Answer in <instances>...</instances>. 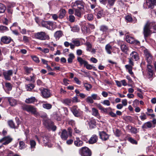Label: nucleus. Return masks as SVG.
Instances as JSON below:
<instances>
[{"mask_svg": "<svg viewBox=\"0 0 156 156\" xmlns=\"http://www.w3.org/2000/svg\"><path fill=\"white\" fill-rule=\"evenodd\" d=\"M74 10V14L76 16L80 18L81 17L82 12H88L89 10H80V9H76L73 8Z\"/></svg>", "mask_w": 156, "mask_h": 156, "instance_id": "nucleus-23", "label": "nucleus"}, {"mask_svg": "<svg viewBox=\"0 0 156 156\" xmlns=\"http://www.w3.org/2000/svg\"><path fill=\"white\" fill-rule=\"evenodd\" d=\"M96 122L95 119H91L88 122L90 128L91 129L94 128L96 126Z\"/></svg>", "mask_w": 156, "mask_h": 156, "instance_id": "nucleus-33", "label": "nucleus"}, {"mask_svg": "<svg viewBox=\"0 0 156 156\" xmlns=\"http://www.w3.org/2000/svg\"><path fill=\"white\" fill-rule=\"evenodd\" d=\"M8 101L10 105L12 106H15L16 104V101L14 99L9 98L8 99Z\"/></svg>", "mask_w": 156, "mask_h": 156, "instance_id": "nucleus-37", "label": "nucleus"}, {"mask_svg": "<svg viewBox=\"0 0 156 156\" xmlns=\"http://www.w3.org/2000/svg\"><path fill=\"white\" fill-rule=\"evenodd\" d=\"M25 87L27 90L30 91L35 86L32 83H30L26 85Z\"/></svg>", "mask_w": 156, "mask_h": 156, "instance_id": "nucleus-40", "label": "nucleus"}, {"mask_svg": "<svg viewBox=\"0 0 156 156\" xmlns=\"http://www.w3.org/2000/svg\"><path fill=\"white\" fill-rule=\"evenodd\" d=\"M125 38L126 41L130 44L139 45L140 44L139 41L136 40L134 37L129 35H126Z\"/></svg>", "mask_w": 156, "mask_h": 156, "instance_id": "nucleus-10", "label": "nucleus"}, {"mask_svg": "<svg viewBox=\"0 0 156 156\" xmlns=\"http://www.w3.org/2000/svg\"><path fill=\"white\" fill-rule=\"evenodd\" d=\"M95 28L94 25L89 23L83 24L81 27L82 31L84 34L90 33L91 30L94 29Z\"/></svg>", "mask_w": 156, "mask_h": 156, "instance_id": "nucleus-4", "label": "nucleus"}, {"mask_svg": "<svg viewBox=\"0 0 156 156\" xmlns=\"http://www.w3.org/2000/svg\"><path fill=\"white\" fill-rule=\"evenodd\" d=\"M87 19L89 21H91L94 19L93 16L91 14H88L87 15Z\"/></svg>", "mask_w": 156, "mask_h": 156, "instance_id": "nucleus-59", "label": "nucleus"}, {"mask_svg": "<svg viewBox=\"0 0 156 156\" xmlns=\"http://www.w3.org/2000/svg\"><path fill=\"white\" fill-rule=\"evenodd\" d=\"M0 30L3 32L9 30V29L6 26L3 25H0Z\"/></svg>", "mask_w": 156, "mask_h": 156, "instance_id": "nucleus-50", "label": "nucleus"}, {"mask_svg": "<svg viewBox=\"0 0 156 156\" xmlns=\"http://www.w3.org/2000/svg\"><path fill=\"white\" fill-rule=\"evenodd\" d=\"M12 74L13 71L12 70H9L3 72V75L5 79L8 80H11V76L12 75Z\"/></svg>", "mask_w": 156, "mask_h": 156, "instance_id": "nucleus-17", "label": "nucleus"}, {"mask_svg": "<svg viewBox=\"0 0 156 156\" xmlns=\"http://www.w3.org/2000/svg\"><path fill=\"white\" fill-rule=\"evenodd\" d=\"M31 58L33 61H35L37 63H39L40 62V60H39V58L37 56L34 55V56H31Z\"/></svg>", "mask_w": 156, "mask_h": 156, "instance_id": "nucleus-56", "label": "nucleus"}, {"mask_svg": "<svg viewBox=\"0 0 156 156\" xmlns=\"http://www.w3.org/2000/svg\"><path fill=\"white\" fill-rule=\"evenodd\" d=\"M116 0H107L108 4L110 6H113Z\"/></svg>", "mask_w": 156, "mask_h": 156, "instance_id": "nucleus-53", "label": "nucleus"}, {"mask_svg": "<svg viewBox=\"0 0 156 156\" xmlns=\"http://www.w3.org/2000/svg\"><path fill=\"white\" fill-rule=\"evenodd\" d=\"M144 53L147 62L148 64H151L153 59V57L150 51L147 49H145L144 50Z\"/></svg>", "mask_w": 156, "mask_h": 156, "instance_id": "nucleus-8", "label": "nucleus"}, {"mask_svg": "<svg viewBox=\"0 0 156 156\" xmlns=\"http://www.w3.org/2000/svg\"><path fill=\"white\" fill-rule=\"evenodd\" d=\"M62 102L66 105L71 106L73 104L72 99L69 98H67L63 99Z\"/></svg>", "mask_w": 156, "mask_h": 156, "instance_id": "nucleus-28", "label": "nucleus"}, {"mask_svg": "<svg viewBox=\"0 0 156 156\" xmlns=\"http://www.w3.org/2000/svg\"><path fill=\"white\" fill-rule=\"evenodd\" d=\"M67 20L70 23H73L75 21V18L73 15H70L67 18Z\"/></svg>", "mask_w": 156, "mask_h": 156, "instance_id": "nucleus-44", "label": "nucleus"}, {"mask_svg": "<svg viewBox=\"0 0 156 156\" xmlns=\"http://www.w3.org/2000/svg\"><path fill=\"white\" fill-rule=\"evenodd\" d=\"M77 60L79 63L80 66L83 65L84 67L88 70H91L93 69V66L88 64V62L87 61L83 59L80 57H78L77 58Z\"/></svg>", "mask_w": 156, "mask_h": 156, "instance_id": "nucleus-7", "label": "nucleus"}, {"mask_svg": "<svg viewBox=\"0 0 156 156\" xmlns=\"http://www.w3.org/2000/svg\"><path fill=\"white\" fill-rule=\"evenodd\" d=\"M152 126V124L151 121H148L144 124L142 126V128L144 130L145 129H146L148 128H151Z\"/></svg>", "mask_w": 156, "mask_h": 156, "instance_id": "nucleus-32", "label": "nucleus"}, {"mask_svg": "<svg viewBox=\"0 0 156 156\" xmlns=\"http://www.w3.org/2000/svg\"><path fill=\"white\" fill-rule=\"evenodd\" d=\"M139 117L142 121H144L147 119L146 115L144 113H142V115H141Z\"/></svg>", "mask_w": 156, "mask_h": 156, "instance_id": "nucleus-60", "label": "nucleus"}, {"mask_svg": "<svg viewBox=\"0 0 156 156\" xmlns=\"http://www.w3.org/2000/svg\"><path fill=\"white\" fill-rule=\"evenodd\" d=\"M6 10V7L5 5L0 3V13H4Z\"/></svg>", "mask_w": 156, "mask_h": 156, "instance_id": "nucleus-45", "label": "nucleus"}, {"mask_svg": "<svg viewBox=\"0 0 156 156\" xmlns=\"http://www.w3.org/2000/svg\"><path fill=\"white\" fill-rule=\"evenodd\" d=\"M5 86L9 90H12V87L10 83L9 82L5 83Z\"/></svg>", "mask_w": 156, "mask_h": 156, "instance_id": "nucleus-55", "label": "nucleus"}, {"mask_svg": "<svg viewBox=\"0 0 156 156\" xmlns=\"http://www.w3.org/2000/svg\"><path fill=\"white\" fill-rule=\"evenodd\" d=\"M76 140L74 141V144L76 147L82 146L83 144V141L81 140L79 137H76Z\"/></svg>", "mask_w": 156, "mask_h": 156, "instance_id": "nucleus-27", "label": "nucleus"}, {"mask_svg": "<svg viewBox=\"0 0 156 156\" xmlns=\"http://www.w3.org/2000/svg\"><path fill=\"white\" fill-rule=\"evenodd\" d=\"M42 106L43 108L47 109H50L52 107V105L49 103L43 104Z\"/></svg>", "mask_w": 156, "mask_h": 156, "instance_id": "nucleus-46", "label": "nucleus"}, {"mask_svg": "<svg viewBox=\"0 0 156 156\" xmlns=\"http://www.w3.org/2000/svg\"><path fill=\"white\" fill-rule=\"evenodd\" d=\"M99 138L102 140L106 141L109 139L110 135H108L106 133V132L104 131H99L98 132Z\"/></svg>", "mask_w": 156, "mask_h": 156, "instance_id": "nucleus-15", "label": "nucleus"}, {"mask_svg": "<svg viewBox=\"0 0 156 156\" xmlns=\"http://www.w3.org/2000/svg\"><path fill=\"white\" fill-rule=\"evenodd\" d=\"M85 3L82 0L76 1L74 3L73 6L77 7L76 9H80L81 10H85V9L84 8Z\"/></svg>", "mask_w": 156, "mask_h": 156, "instance_id": "nucleus-13", "label": "nucleus"}, {"mask_svg": "<svg viewBox=\"0 0 156 156\" xmlns=\"http://www.w3.org/2000/svg\"><path fill=\"white\" fill-rule=\"evenodd\" d=\"M115 133L116 136L119 137L121 135V131L119 129H116Z\"/></svg>", "mask_w": 156, "mask_h": 156, "instance_id": "nucleus-63", "label": "nucleus"}, {"mask_svg": "<svg viewBox=\"0 0 156 156\" xmlns=\"http://www.w3.org/2000/svg\"><path fill=\"white\" fill-rule=\"evenodd\" d=\"M130 58L135 61H137L139 59V55L135 51H133L130 54Z\"/></svg>", "mask_w": 156, "mask_h": 156, "instance_id": "nucleus-30", "label": "nucleus"}, {"mask_svg": "<svg viewBox=\"0 0 156 156\" xmlns=\"http://www.w3.org/2000/svg\"><path fill=\"white\" fill-rule=\"evenodd\" d=\"M70 110L74 116L77 117L81 116L82 111L80 109L77 105H74L70 108Z\"/></svg>", "mask_w": 156, "mask_h": 156, "instance_id": "nucleus-11", "label": "nucleus"}, {"mask_svg": "<svg viewBox=\"0 0 156 156\" xmlns=\"http://www.w3.org/2000/svg\"><path fill=\"white\" fill-rule=\"evenodd\" d=\"M96 106L99 110H100L101 111H102V113H107L108 112L107 111L108 108H104L100 104H96Z\"/></svg>", "mask_w": 156, "mask_h": 156, "instance_id": "nucleus-35", "label": "nucleus"}, {"mask_svg": "<svg viewBox=\"0 0 156 156\" xmlns=\"http://www.w3.org/2000/svg\"><path fill=\"white\" fill-rule=\"evenodd\" d=\"M22 108L23 110L30 112L36 117L40 116L39 113L37 111V108L33 105H24Z\"/></svg>", "mask_w": 156, "mask_h": 156, "instance_id": "nucleus-1", "label": "nucleus"}, {"mask_svg": "<svg viewBox=\"0 0 156 156\" xmlns=\"http://www.w3.org/2000/svg\"><path fill=\"white\" fill-rule=\"evenodd\" d=\"M101 103L104 105H106L107 106H109L110 105V103L109 101L108 100H105L104 101Z\"/></svg>", "mask_w": 156, "mask_h": 156, "instance_id": "nucleus-61", "label": "nucleus"}, {"mask_svg": "<svg viewBox=\"0 0 156 156\" xmlns=\"http://www.w3.org/2000/svg\"><path fill=\"white\" fill-rule=\"evenodd\" d=\"M92 114L93 115L97 117L98 119H100L101 116H100V114L98 109L94 108H92Z\"/></svg>", "mask_w": 156, "mask_h": 156, "instance_id": "nucleus-26", "label": "nucleus"}, {"mask_svg": "<svg viewBox=\"0 0 156 156\" xmlns=\"http://www.w3.org/2000/svg\"><path fill=\"white\" fill-rule=\"evenodd\" d=\"M69 57L68 58L67 61L68 63H71L73 62V60L75 57L73 53H70L69 55Z\"/></svg>", "mask_w": 156, "mask_h": 156, "instance_id": "nucleus-41", "label": "nucleus"}, {"mask_svg": "<svg viewBox=\"0 0 156 156\" xmlns=\"http://www.w3.org/2000/svg\"><path fill=\"white\" fill-rule=\"evenodd\" d=\"M12 138H11L9 136H5L0 140V143H2L3 141L5 142L2 143L3 145H7L12 142Z\"/></svg>", "mask_w": 156, "mask_h": 156, "instance_id": "nucleus-18", "label": "nucleus"}, {"mask_svg": "<svg viewBox=\"0 0 156 156\" xmlns=\"http://www.w3.org/2000/svg\"><path fill=\"white\" fill-rule=\"evenodd\" d=\"M6 10L9 14H12L13 11V9L11 8L10 6H8Z\"/></svg>", "mask_w": 156, "mask_h": 156, "instance_id": "nucleus-64", "label": "nucleus"}, {"mask_svg": "<svg viewBox=\"0 0 156 156\" xmlns=\"http://www.w3.org/2000/svg\"><path fill=\"white\" fill-rule=\"evenodd\" d=\"M128 140L131 143L133 144H137V142L136 140L134 139L131 137H129L128 139Z\"/></svg>", "mask_w": 156, "mask_h": 156, "instance_id": "nucleus-52", "label": "nucleus"}, {"mask_svg": "<svg viewBox=\"0 0 156 156\" xmlns=\"http://www.w3.org/2000/svg\"><path fill=\"white\" fill-rule=\"evenodd\" d=\"M36 98L34 97H32L30 98H27L25 100V102L27 104L33 103L35 102Z\"/></svg>", "mask_w": 156, "mask_h": 156, "instance_id": "nucleus-38", "label": "nucleus"}, {"mask_svg": "<svg viewBox=\"0 0 156 156\" xmlns=\"http://www.w3.org/2000/svg\"><path fill=\"white\" fill-rule=\"evenodd\" d=\"M44 124L47 129H49L50 127L54 124V123L51 119H47L44 120Z\"/></svg>", "mask_w": 156, "mask_h": 156, "instance_id": "nucleus-20", "label": "nucleus"}, {"mask_svg": "<svg viewBox=\"0 0 156 156\" xmlns=\"http://www.w3.org/2000/svg\"><path fill=\"white\" fill-rule=\"evenodd\" d=\"M41 26L48 30H51L53 27V23L50 21H44L43 20L41 23Z\"/></svg>", "mask_w": 156, "mask_h": 156, "instance_id": "nucleus-12", "label": "nucleus"}, {"mask_svg": "<svg viewBox=\"0 0 156 156\" xmlns=\"http://www.w3.org/2000/svg\"><path fill=\"white\" fill-rule=\"evenodd\" d=\"M147 69L148 71V74L149 76V78H152L153 77L154 72L152 69V66L150 64H148L147 66Z\"/></svg>", "mask_w": 156, "mask_h": 156, "instance_id": "nucleus-25", "label": "nucleus"}, {"mask_svg": "<svg viewBox=\"0 0 156 156\" xmlns=\"http://www.w3.org/2000/svg\"><path fill=\"white\" fill-rule=\"evenodd\" d=\"M41 96L43 98H47L51 97L50 90L44 88L41 90Z\"/></svg>", "mask_w": 156, "mask_h": 156, "instance_id": "nucleus-16", "label": "nucleus"}, {"mask_svg": "<svg viewBox=\"0 0 156 156\" xmlns=\"http://www.w3.org/2000/svg\"><path fill=\"white\" fill-rule=\"evenodd\" d=\"M23 41L25 43L29 42V38L26 36H23Z\"/></svg>", "mask_w": 156, "mask_h": 156, "instance_id": "nucleus-62", "label": "nucleus"}, {"mask_svg": "<svg viewBox=\"0 0 156 156\" xmlns=\"http://www.w3.org/2000/svg\"><path fill=\"white\" fill-rule=\"evenodd\" d=\"M30 145L31 148H34L35 147L36 142L34 140H30Z\"/></svg>", "mask_w": 156, "mask_h": 156, "instance_id": "nucleus-51", "label": "nucleus"}, {"mask_svg": "<svg viewBox=\"0 0 156 156\" xmlns=\"http://www.w3.org/2000/svg\"><path fill=\"white\" fill-rule=\"evenodd\" d=\"M7 123L10 128L14 129L17 128L15 125V123L12 120H8L7 122Z\"/></svg>", "mask_w": 156, "mask_h": 156, "instance_id": "nucleus-39", "label": "nucleus"}, {"mask_svg": "<svg viewBox=\"0 0 156 156\" xmlns=\"http://www.w3.org/2000/svg\"><path fill=\"white\" fill-rule=\"evenodd\" d=\"M150 24L147 23L144 25L143 28V34L145 39L150 36L152 34L150 27Z\"/></svg>", "mask_w": 156, "mask_h": 156, "instance_id": "nucleus-9", "label": "nucleus"}, {"mask_svg": "<svg viewBox=\"0 0 156 156\" xmlns=\"http://www.w3.org/2000/svg\"><path fill=\"white\" fill-rule=\"evenodd\" d=\"M79 154L81 156H91L92 151L88 147L85 146L79 149Z\"/></svg>", "mask_w": 156, "mask_h": 156, "instance_id": "nucleus-5", "label": "nucleus"}, {"mask_svg": "<svg viewBox=\"0 0 156 156\" xmlns=\"http://www.w3.org/2000/svg\"><path fill=\"white\" fill-rule=\"evenodd\" d=\"M105 48L107 52L109 54H111L112 52L111 50L112 48V46L110 44H108L106 45Z\"/></svg>", "mask_w": 156, "mask_h": 156, "instance_id": "nucleus-43", "label": "nucleus"}, {"mask_svg": "<svg viewBox=\"0 0 156 156\" xmlns=\"http://www.w3.org/2000/svg\"><path fill=\"white\" fill-rule=\"evenodd\" d=\"M34 36L35 38L41 40H49V36L44 32H40L35 33Z\"/></svg>", "mask_w": 156, "mask_h": 156, "instance_id": "nucleus-6", "label": "nucleus"}, {"mask_svg": "<svg viewBox=\"0 0 156 156\" xmlns=\"http://www.w3.org/2000/svg\"><path fill=\"white\" fill-rule=\"evenodd\" d=\"M59 13L58 18L62 19L65 16L66 12L65 9H61L59 10Z\"/></svg>", "mask_w": 156, "mask_h": 156, "instance_id": "nucleus-31", "label": "nucleus"}, {"mask_svg": "<svg viewBox=\"0 0 156 156\" xmlns=\"http://www.w3.org/2000/svg\"><path fill=\"white\" fill-rule=\"evenodd\" d=\"M150 3H147V5L149 8L152 9L154 5H156V0H149Z\"/></svg>", "mask_w": 156, "mask_h": 156, "instance_id": "nucleus-36", "label": "nucleus"}, {"mask_svg": "<svg viewBox=\"0 0 156 156\" xmlns=\"http://www.w3.org/2000/svg\"><path fill=\"white\" fill-rule=\"evenodd\" d=\"M12 41H13V40L10 37L4 36L2 37L1 38V41L5 44H9Z\"/></svg>", "mask_w": 156, "mask_h": 156, "instance_id": "nucleus-21", "label": "nucleus"}, {"mask_svg": "<svg viewBox=\"0 0 156 156\" xmlns=\"http://www.w3.org/2000/svg\"><path fill=\"white\" fill-rule=\"evenodd\" d=\"M91 97L93 100H99L100 99V97L96 94H92Z\"/></svg>", "mask_w": 156, "mask_h": 156, "instance_id": "nucleus-57", "label": "nucleus"}, {"mask_svg": "<svg viewBox=\"0 0 156 156\" xmlns=\"http://www.w3.org/2000/svg\"><path fill=\"white\" fill-rule=\"evenodd\" d=\"M95 13L98 19H100L104 16V10L101 8H96L94 9Z\"/></svg>", "mask_w": 156, "mask_h": 156, "instance_id": "nucleus-14", "label": "nucleus"}, {"mask_svg": "<svg viewBox=\"0 0 156 156\" xmlns=\"http://www.w3.org/2000/svg\"><path fill=\"white\" fill-rule=\"evenodd\" d=\"M120 49L122 51L126 54H128L129 48L126 43L122 42H120Z\"/></svg>", "mask_w": 156, "mask_h": 156, "instance_id": "nucleus-19", "label": "nucleus"}, {"mask_svg": "<svg viewBox=\"0 0 156 156\" xmlns=\"http://www.w3.org/2000/svg\"><path fill=\"white\" fill-rule=\"evenodd\" d=\"M98 139V136L95 134L93 135L90 139L88 142L89 144H94L96 143Z\"/></svg>", "mask_w": 156, "mask_h": 156, "instance_id": "nucleus-24", "label": "nucleus"}, {"mask_svg": "<svg viewBox=\"0 0 156 156\" xmlns=\"http://www.w3.org/2000/svg\"><path fill=\"white\" fill-rule=\"evenodd\" d=\"M99 30L103 34H107L109 32V29L108 26L105 25H102L100 27Z\"/></svg>", "mask_w": 156, "mask_h": 156, "instance_id": "nucleus-22", "label": "nucleus"}, {"mask_svg": "<svg viewBox=\"0 0 156 156\" xmlns=\"http://www.w3.org/2000/svg\"><path fill=\"white\" fill-rule=\"evenodd\" d=\"M86 45L87 46V50L90 51L91 50L92 45L89 42H86Z\"/></svg>", "mask_w": 156, "mask_h": 156, "instance_id": "nucleus-48", "label": "nucleus"}, {"mask_svg": "<svg viewBox=\"0 0 156 156\" xmlns=\"http://www.w3.org/2000/svg\"><path fill=\"white\" fill-rule=\"evenodd\" d=\"M86 101L88 103L93 104L94 101L90 96L87 97L86 99Z\"/></svg>", "mask_w": 156, "mask_h": 156, "instance_id": "nucleus-49", "label": "nucleus"}, {"mask_svg": "<svg viewBox=\"0 0 156 156\" xmlns=\"http://www.w3.org/2000/svg\"><path fill=\"white\" fill-rule=\"evenodd\" d=\"M125 19L128 22H132L133 21L132 18L129 15H128L126 16Z\"/></svg>", "mask_w": 156, "mask_h": 156, "instance_id": "nucleus-58", "label": "nucleus"}, {"mask_svg": "<svg viewBox=\"0 0 156 156\" xmlns=\"http://www.w3.org/2000/svg\"><path fill=\"white\" fill-rule=\"evenodd\" d=\"M72 133L73 130L71 127H69L67 129V130L66 129H63L62 130L60 135L61 138L63 140H66L69 136H72Z\"/></svg>", "mask_w": 156, "mask_h": 156, "instance_id": "nucleus-3", "label": "nucleus"}, {"mask_svg": "<svg viewBox=\"0 0 156 156\" xmlns=\"http://www.w3.org/2000/svg\"><path fill=\"white\" fill-rule=\"evenodd\" d=\"M63 35L62 31L61 30H58L55 32L54 36L56 40H58Z\"/></svg>", "mask_w": 156, "mask_h": 156, "instance_id": "nucleus-29", "label": "nucleus"}, {"mask_svg": "<svg viewBox=\"0 0 156 156\" xmlns=\"http://www.w3.org/2000/svg\"><path fill=\"white\" fill-rule=\"evenodd\" d=\"M71 30L73 32H78L80 30V28L77 26H75L72 28Z\"/></svg>", "mask_w": 156, "mask_h": 156, "instance_id": "nucleus-54", "label": "nucleus"}, {"mask_svg": "<svg viewBox=\"0 0 156 156\" xmlns=\"http://www.w3.org/2000/svg\"><path fill=\"white\" fill-rule=\"evenodd\" d=\"M22 108L23 110L30 112L36 117L40 116L39 113L37 111V108L33 105H24Z\"/></svg>", "mask_w": 156, "mask_h": 156, "instance_id": "nucleus-2", "label": "nucleus"}, {"mask_svg": "<svg viewBox=\"0 0 156 156\" xmlns=\"http://www.w3.org/2000/svg\"><path fill=\"white\" fill-rule=\"evenodd\" d=\"M24 69L25 72V74L27 75L30 74L31 72L34 70L33 68L29 67L27 66H24Z\"/></svg>", "mask_w": 156, "mask_h": 156, "instance_id": "nucleus-34", "label": "nucleus"}, {"mask_svg": "<svg viewBox=\"0 0 156 156\" xmlns=\"http://www.w3.org/2000/svg\"><path fill=\"white\" fill-rule=\"evenodd\" d=\"M83 85L86 90L88 91L92 87L91 84H89L87 83H84Z\"/></svg>", "mask_w": 156, "mask_h": 156, "instance_id": "nucleus-47", "label": "nucleus"}, {"mask_svg": "<svg viewBox=\"0 0 156 156\" xmlns=\"http://www.w3.org/2000/svg\"><path fill=\"white\" fill-rule=\"evenodd\" d=\"M27 147V145L25 144V142L23 141H19V149L22 150L25 148Z\"/></svg>", "mask_w": 156, "mask_h": 156, "instance_id": "nucleus-42", "label": "nucleus"}]
</instances>
